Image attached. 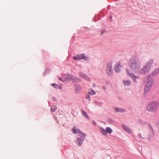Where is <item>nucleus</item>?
<instances>
[{"instance_id": "36", "label": "nucleus", "mask_w": 159, "mask_h": 159, "mask_svg": "<svg viewBox=\"0 0 159 159\" xmlns=\"http://www.w3.org/2000/svg\"><path fill=\"white\" fill-rule=\"evenodd\" d=\"M103 89H104V90H105L106 89V88L104 86H103Z\"/></svg>"}, {"instance_id": "24", "label": "nucleus", "mask_w": 159, "mask_h": 159, "mask_svg": "<svg viewBox=\"0 0 159 159\" xmlns=\"http://www.w3.org/2000/svg\"><path fill=\"white\" fill-rule=\"evenodd\" d=\"M101 131L102 134L104 135H107V133L106 130H105L103 128H101L100 129Z\"/></svg>"}, {"instance_id": "10", "label": "nucleus", "mask_w": 159, "mask_h": 159, "mask_svg": "<svg viewBox=\"0 0 159 159\" xmlns=\"http://www.w3.org/2000/svg\"><path fill=\"white\" fill-rule=\"evenodd\" d=\"M72 80L73 82H79L81 81V80L78 78L73 76H70V80Z\"/></svg>"}, {"instance_id": "7", "label": "nucleus", "mask_w": 159, "mask_h": 159, "mask_svg": "<svg viewBox=\"0 0 159 159\" xmlns=\"http://www.w3.org/2000/svg\"><path fill=\"white\" fill-rule=\"evenodd\" d=\"M75 93H78L80 92L82 90V88L80 85L75 84Z\"/></svg>"}, {"instance_id": "5", "label": "nucleus", "mask_w": 159, "mask_h": 159, "mask_svg": "<svg viewBox=\"0 0 159 159\" xmlns=\"http://www.w3.org/2000/svg\"><path fill=\"white\" fill-rule=\"evenodd\" d=\"M150 69L144 65L140 71V74L145 75L148 72Z\"/></svg>"}, {"instance_id": "17", "label": "nucleus", "mask_w": 159, "mask_h": 159, "mask_svg": "<svg viewBox=\"0 0 159 159\" xmlns=\"http://www.w3.org/2000/svg\"><path fill=\"white\" fill-rule=\"evenodd\" d=\"M159 72V68H158L156 69L154 71H153L151 74L149 75H148L149 78H150V76L151 75H157L158 72Z\"/></svg>"}, {"instance_id": "14", "label": "nucleus", "mask_w": 159, "mask_h": 159, "mask_svg": "<svg viewBox=\"0 0 159 159\" xmlns=\"http://www.w3.org/2000/svg\"><path fill=\"white\" fill-rule=\"evenodd\" d=\"M84 139L79 138H78L76 143L77 145L79 146L81 145L83 143V142Z\"/></svg>"}, {"instance_id": "29", "label": "nucleus", "mask_w": 159, "mask_h": 159, "mask_svg": "<svg viewBox=\"0 0 159 159\" xmlns=\"http://www.w3.org/2000/svg\"><path fill=\"white\" fill-rule=\"evenodd\" d=\"M139 123L141 125H146L147 123L146 122H143L142 120H139Z\"/></svg>"}, {"instance_id": "16", "label": "nucleus", "mask_w": 159, "mask_h": 159, "mask_svg": "<svg viewBox=\"0 0 159 159\" xmlns=\"http://www.w3.org/2000/svg\"><path fill=\"white\" fill-rule=\"evenodd\" d=\"M153 62V60L152 59L150 60L145 65L150 69Z\"/></svg>"}, {"instance_id": "32", "label": "nucleus", "mask_w": 159, "mask_h": 159, "mask_svg": "<svg viewBox=\"0 0 159 159\" xmlns=\"http://www.w3.org/2000/svg\"><path fill=\"white\" fill-rule=\"evenodd\" d=\"M108 121L109 123H113V120H111V119H109L108 120Z\"/></svg>"}, {"instance_id": "27", "label": "nucleus", "mask_w": 159, "mask_h": 159, "mask_svg": "<svg viewBox=\"0 0 159 159\" xmlns=\"http://www.w3.org/2000/svg\"><path fill=\"white\" fill-rule=\"evenodd\" d=\"M57 109V107L55 106H53L51 107V112H53L55 111Z\"/></svg>"}, {"instance_id": "34", "label": "nucleus", "mask_w": 159, "mask_h": 159, "mask_svg": "<svg viewBox=\"0 0 159 159\" xmlns=\"http://www.w3.org/2000/svg\"><path fill=\"white\" fill-rule=\"evenodd\" d=\"M93 124H94V125H96V123L95 122V121H93Z\"/></svg>"}, {"instance_id": "9", "label": "nucleus", "mask_w": 159, "mask_h": 159, "mask_svg": "<svg viewBox=\"0 0 159 159\" xmlns=\"http://www.w3.org/2000/svg\"><path fill=\"white\" fill-rule=\"evenodd\" d=\"M121 68V66L120 65V62H118L116 63V66L114 68V70L116 72L118 73L120 72V69Z\"/></svg>"}, {"instance_id": "13", "label": "nucleus", "mask_w": 159, "mask_h": 159, "mask_svg": "<svg viewBox=\"0 0 159 159\" xmlns=\"http://www.w3.org/2000/svg\"><path fill=\"white\" fill-rule=\"evenodd\" d=\"M122 128L126 132L129 133H130L131 132L132 130L131 129H129L127 126L125 125H122Z\"/></svg>"}, {"instance_id": "11", "label": "nucleus", "mask_w": 159, "mask_h": 159, "mask_svg": "<svg viewBox=\"0 0 159 159\" xmlns=\"http://www.w3.org/2000/svg\"><path fill=\"white\" fill-rule=\"evenodd\" d=\"M154 82V79L153 78H151L147 82L146 85H147V86H148L151 87L153 85Z\"/></svg>"}, {"instance_id": "15", "label": "nucleus", "mask_w": 159, "mask_h": 159, "mask_svg": "<svg viewBox=\"0 0 159 159\" xmlns=\"http://www.w3.org/2000/svg\"><path fill=\"white\" fill-rule=\"evenodd\" d=\"M77 131H78V132H77V134H78V135L79 136H80L81 138L84 139L85 137V134L82 132L80 130V129H78Z\"/></svg>"}, {"instance_id": "33", "label": "nucleus", "mask_w": 159, "mask_h": 159, "mask_svg": "<svg viewBox=\"0 0 159 159\" xmlns=\"http://www.w3.org/2000/svg\"><path fill=\"white\" fill-rule=\"evenodd\" d=\"M157 125L158 127L159 128V121L157 122Z\"/></svg>"}, {"instance_id": "2", "label": "nucleus", "mask_w": 159, "mask_h": 159, "mask_svg": "<svg viewBox=\"0 0 159 159\" xmlns=\"http://www.w3.org/2000/svg\"><path fill=\"white\" fill-rule=\"evenodd\" d=\"M159 107V103L157 101L150 102L146 106L147 110L151 112H155L158 109Z\"/></svg>"}, {"instance_id": "26", "label": "nucleus", "mask_w": 159, "mask_h": 159, "mask_svg": "<svg viewBox=\"0 0 159 159\" xmlns=\"http://www.w3.org/2000/svg\"><path fill=\"white\" fill-rule=\"evenodd\" d=\"M88 92L90 95H94L95 94V93L92 89H89L88 91Z\"/></svg>"}, {"instance_id": "19", "label": "nucleus", "mask_w": 159, "mask_h": 159, "mask_svg": "<svg viewBox=\"0 0 159 159\" xmlns=\"http://www.w3.org/2000/svg\"><path fill=\"white\" fill-rule=\"evenodd\" d=\"M123 83L125 85L129 86L131 83V82L129 80H124L123 81Z\"/></svg>"}, {"instance_id": "6", "label": "nucleus", "mask_w": 159, "mask_h": 159, "mask_svg": "<svg viewBox=\"0 0 159 159\" xmlns=\"http://www.w3.org/2000/svg\"><path fill=\"white\" fill-rule=\"evenodd\" d=\"M130 77L132 78L133 81L135 83H137L140 80L139 78L134 75L133 73L130 75Z\"/></svg>"}, {"instance_id": "18", "label": "nucleus", "mask_w": 159, "mask_h": 159, "mask_svg": "<svg viewBox=\"0 0 159 159\" xmlns=\"http://www.w3.org/2000/svg\"><path fill=\"white\" fill-rule=\"evenodd\" d=\"M151 87L148 86H147V85H146V86H145L144 87V94H146L150 90V89Z\"/></svg>"}, {"instance_id": "20", "label": "nucleus", "mask_w": 159, "mask_h": 159, "mask_svg": "<svg viewBox=\"0 0 159 159\" xmlns=\"http://www.w3.org/2000/svg\"><path fill=\"white\" fill-rule=\"evenodd\" d=\"M58 79L61 81L64 82L68 80L69 79V77H66V78H61L60 77H59L58 78Z\"/></svg>"}, {"instance_id": "4", "label": "nucleus", "mask_w": 159, "mask_h": 159, "mask_svg": "<svg viewBox=\"0 0 159 159\" xmlns=\"http://www.w3.org/2000/svg\"><path fill=\"white\" fill-rule=\"evenodd\" d=\"M112 64L111 63H108L107 66V73L108 75H112L113 73L112 70Z\"/></svg>"}, {"instance_id": "8", "label": "nucleus", "mask_w": 159, "mask_h": 159, "mask_svg": "<svg viewBox=\"0 0 159 159\" xmlns=\"http://www.w3.org/2000/svg\"><path fill=\"white\" fill-rule=\"evenodd\" d=\"M78 75L80 77L85 79L87 80L90 81L89 78L85 74L81 72H80L78 73Z\"/></svg>"}, {"instance_id": "31", "label": "nucleus", "mask_w": 159, "mask_h": 159, "mask_svg": "<svg viewBox=\"0 0 159 159\" xmlns=\"http://www.w3.org/2000/svg\"><path fill=\"white\" fill-rule=\"evenodd\" d=\"M86 98L87 99H88L89 101H90V96L89 95H87L86 96Z\"/></svg>"}, {"instance_id": "1", "label": "nucleus", "mask_w": 159, "mask_h": 159, "mask_svg": "<svg viewBox=\"0 0 159 159\" xmlns=\"http://www.w3.org/2000/svg\"><path fill=\"white\" fill-rule=\"evenodd\" d=\"M140 63L139 59L138 58L130 59L129 63L130 69L134 72H139L140 68Z\"/></svg>"}, {"instance_id": "21", "label": "nucleus", "mask_w": 159, "mask_h": 159, "mask_svg": "<svg viewBox=\"0 0 159 159\" xmlns=\"http://www.w3.org/2000/svg\"><path fill=\"white\" fill-rule=\"evenodd\" d=\"M77 130L78 129H76V127L74 126L72 129L71 131L73 134H75L76 133H77V132H78L77 131Z\"/></svg>"}, {"instance_id": "25", "label": "nucleus", "mask_w": 159, "mask_h": 159, "mask_svg": "<svg viewBox=\"0 0 159 159\" xmlns=\"http://www.w3.org/2000/svg\"><path fill=\"white\" fill-rule=\"evenodd\" d=\"M106 129L107 132L109 134L111 133L112 132V129L109 127H107Z\"/></svg>"}, {"instance_id": "3", "label": "nucleus", "mask_w": 159, "mask_h": 159, "mask_svg": "<svg viewBox=\"0 0 159 159\" xmlns=\"http://www.w3.org/2000/svg\"><path fill=\"white\" fill-rule=\"evenodd\" d=\"M73 58L74 60H77L84 59L87 61H89V57L85 56L84 54H80L76 55L73 57Z\"/></svg>"}, {"instance_id": "22", "label": "nucleus", "mask_w": 159, "mask_h": 159, "mask_svg": "<svg viewBox=\"0 0 159 159\" xmlns=\"http://www.w3.org/2000/svg\"><path fill=\"white\" fill-rule=\"evenodd\" d=\"M82 114L83 116H85V117L87 118L88 119H89V118L86 112L84 110H82Z\"/></svg>"}, {"instance_id": "35", "label": "nucleus", "mask_w": 159, "mask_h": 159, "mask_svg": "<svg viewBox=\"0 0 159 159\" xmlns=\"http://www.w3.org/2000/svg\"><path fill=\"white\" fill-rule=\"evenodd\" d=\"M139 135H140V138H143V139H144L143 138V137H142L141 134H140Z\"/></svg>"}, {"instance_id": "30", "label": "nucleus", "mask_w": 159, "mask_h": 159, "mask_svg": "<svg viewBox=\"0 0 159 159\" xmlns=\"http://www.w3.org/2000/svg\"><path fill=\"white\" fill-rule=\"evenodd\" d=\"M126 70L127 71V74L130 76V75H131V74H130V73L129 70L128 69H126Z\"/></svg>"}, {"instance_id": "28", "label": "nucleus", "mask_w": 159, "mask_h": 159, "mask_svg": "<svg viewBox=\"0 0 159 159\" xmlns=\"http://www.w3.org/2000/svg\"><path fill=\"white\" fill-rule=\"evenodd\" d=\"M52 85L54 88H55L57 89H59V88L60 89L61 88V87L60 86H58V85L56 84H52Z\"/></svg>"}, {"instance_id": "23", "label": "nucleus", "mask_w": 159, "mask_h": 159, "mask_svg": "<svg viewBox=\"0 0 159 159\" xmlns=\"http://www.w3.org/2000/svg\"><path fill=\"white\" fill-rule=\"evenodd\" d=\"M115 109L116 110V111L117 112H122L125 111V110L124 109L123 110L120 108H115Z\"/></svg>"}, {"instance_id": "12", "label": "nucleus", "mask_w": 159, "mask_h": 159, "mask_svg": "<svg viewBox=\"0 0 159 159\" xmlns=\"http://www.w3.org/2000/svg\"><path fill=\"white\" fill-rule=\"evenodd\" d=\"M149 130L150 132V134L149 135V139L151 137H152L153 135V129L151 126V125L150 123H149Z\"/></svg>"}]
</instances>
